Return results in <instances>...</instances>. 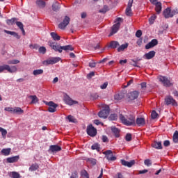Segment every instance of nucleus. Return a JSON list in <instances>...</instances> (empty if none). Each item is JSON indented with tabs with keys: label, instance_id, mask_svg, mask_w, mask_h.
Instances as JSON below:
<instances>
[{
	"label": "nucleus",
	"instance_id": "1",
	"mask_svg": "<svg viewBox=\"0 0 178 178\" xmlns=\"http://www.w3.org/2000/svg\"><path fill=\"white\" fill-rule=\"evenodd\" d=\"M120 120L125 126H136V117L134 115H129L126 117L122 114L120 115Z\"/></svg>",
	"mask_w": 178,
	"mask_h": 178
},
{
	"label": "nucleus",
	"instance_id": "2",
	"mask_svg": "<svg viewBox=\"0 0 178 178\" xmlns=\"http://www.w3.org/2000/svg\"><path fill=\"white\" fill-rule=\"evenodd\" d=\"M159 81H161V83H162V84H163V86H164V87H172V86H173V82H172L170 79H169L166 76H160L159 77Z\"/></svg>",
	"mask_w": 178,
	"mask_h": 178
},
{
	"label": "nucleus",
	"instance_id": "3",
	"mask_svg": "<svg viewBox=\"0 0 178 178\" xmlns=\"http://www.w3.org/2000/svg\"><path fill=\"white\" fill-rule=\"evenodd\" d=\"M3 70H7L8 73H16L17 68L16 66H9L8 65H0V73H2Z\"/></svg>",
	"mask_w": 178,
	"mask_h": 178
},
{
	"label": "nucleus",
	"instance_id": "4",
	"mask_svg": "<svg viewBox=\"0 0 178 178\" xmlns=\"http://www.w3.org/2000/svg\"><path fill=\"white\" fill-rule=\"evenodd\" d=\"M4 110L11 113H17V115H22L24 112L20 107H6Z\"/></svg>",
	"mask_w": 178,
	"mask_h": 178
},
{
	"label": "nucleus",
	"instance_id": "5",
	"mask_svg": "<svg viewBox=\"0 0 178 178\" xmlns=\"http://www.w3.org/2000/svg\"><path fill=\"white\" fill-rule=\"evenodd\" d=\"M86 131L87 134L90 137H95L97 136V129H95L92 124H90L87 127Z\"/></svg>",
	"mask_w": 178,
	"mask_h": 178
},
{
	"label": "nucleus",
	"instance_id": "6",
	"mask_svg": "<svg viewBox=\"0 0 178 178\" xmlns=\"http://www.w3.org/2000/svg\"><path fill=\"white\" fill-rule=\"evenodd\" d=\"M60 60V58L59 57H54V58H49L46 60L43 61V65H45L47 66V65H55V63H58Z\"/></svg>",
	"mask_w": 178,
	"mask_h": 178
},
{
	"label": "nucleus",
	"instance_id": "7",
	"mask_svg": "<svg viewBox=\"0 0 178 178\" xmlns=\"http://www.w3.org/2000/svg\"><path fill=\"white\" fill-rule=\"evenodd\" d=\"M45 105H48L49 108L48 111L51 113H54V112H56V108H58V104H55L54 102H44Z\"/></svg>",
	"mask_w": 178,
	"mask_h": 178
},
{
	"label": "nucleus",
	"instance_id": "8",
	"mask_svg": "<svg viewBox=\"0 0 178 178\" xmlns=\"http://www.w3.org/2000/svg\"><path fill=\"white\" fill-rule=\"evenodd\" d=\"M109 115V106H106L104 109L99 112L98 116L102 119H106Z\"/></svg>",
	"mask_w": 178,
	"mask_h": 178
},
{
	"label": "nucleus",
	"instance_id": "9",
	"mask_svg": "<svg viewBox=\"0 0 178 178\" xmlns=\"http://www.w3.org/2000/svg\"><path fill=\"white\" fill-rule=\"evenodd\" d=\"M49 45L52 48V49H54L56 52L62 54L63 46H60L59 44H55V42H52V41L49 42Z\"/></svg>",
	"mask_w": 178,
	"mask_h": 178
},
{
	"label": "nucleus",
	"instance_id": "10",
	"mask_svg": "<svg viewBox=\"0 0 178 178\" xmlns=\"http://www.w3.org/2000/svg\"><path fill=\"white\" fill-rule=\"evenodd\" d=\"M70 22V18L67 16H65L63 21L58 24V27L61 30H65V29H66V27L67 26Z\"/></svg>",
	"mask_w": 178,
	"mask_h": 178
},
{
	"label": "nucleus",
	"instance_id": "11",
	"mask_svg": "<svg viewBox=\"0 0 178 178\" xmlns=\"http://www.w3.org/2000/svg\"><path fill=\"white\" fill-rule=\"evenodd\" d=\"M103 154L106 155L107 161H116V156H113L112 150L105 151Z\"/></svg>",
	"mask_w": 178,
	"mask_h": 178
},
{
	"label": "nucleus",
	"instance_id": "12",
	"mask_svg": "<svg viewBox=\"0 0 178 178\" xmlns=\"http://www.w3.org/2000/svg\"><path fill=\"white\" fill-rule=\"evenodd\" d=\"M119 29H120V22H118L112 26L111 32L108 37H112L113 34H116V33H118L119 31Z\"/></svg>",
	"mask_w": 178,
	"mask_h": 178
},
{
	"label": "nucleus",
	"instance_id": "13",
	"mask_svg": "<svg viewBox=\"0 0 178 178\" xmlns=\"http://www.w3.org/2000/svg\"><path fill=\"white\" fill-rule=\"evenodd\" d=\"M49 151H51L52 154H56V152L62 151V147L58 145H51L49 146Z\"/></svg>",
	"mask_w": 178,
	"mask_h": 178
},
{
	"label": "nucleus",
	"instance_id": "14",
	"mask_svg": "<svg viewBox=\"0 0 178 178\" xmlns=\"http://www.w3.org/2000/svg\"><path fill=\"white\" fill-rule=\"evenodd\" d=\"M134 1V0H129L128 5L125 11L127 16H131L133 15L131 13V6H133Z\"/></svg>",
	"mask_w": 178,
	"mask_h": 178
},
{
	"label": "nucleus",
	"instance_id": "15",
	"mask_svg": "<svg viewBox=\"0 0 178 178\" xmlns=\"http://www.w3.org/2000/svg\"><path fill=\"white\" fill-rule=\"evenodd\" d=\"M165 105H177V103H176V100L173 99L171 96H168L165 97Z\"/></svg>",
	"mask_w": 178,
	"mask_h": 178
},
{
	"label": "nucleus",
	"instance_id": "16",
	"mask_svg": "<svg viewBox=\"0 0 178 178\" xmlns=\"http://www.w3.org/2000/svg\"><path fill=\"white\" fill-rule=\"evenodd\" d=\"M157 44L158 40L153 39L151 40V42H149L145 45V49H151V48H154V47L156 46Z\"/></svg>",
	"mask_w": 178,
	"mask_h": 178
},
{
	"label": "nucleus",
	"instance_id": "17",
	"mask_svg": "<svg viewBox=\"0 0 178 178\" xmlns=\"http://www.w3.org/2000/svg\"><path fill=\"white\" fill-rule=\"evenodd\" d=\"M139 95H140V92L135 90L129 93V98L131 101H134V99H137L138 98Z\"/></svg>",
	"mask_w": 178,
	"mask_h": 178
},
{
	"label": "nucleus",
	"instance_id": "18",
	"mask_svg": "<svg viewBox=\"0 0 178 178\" xmlns=\"http://www.w3.org/2000/svg\"><path fill=\"white\" fill-rule=\"evenodd\" d=\"M163 15H164V17H165V19H169V17H173L172 10H170V8H167L163 11Z\"/></svg>",
	"mask_w": 178,
	"mask_h": 178
},
{
	"label": "nucleus",
	"instance_id": "19",
	"mask_svg": "<svg viewBox=\"0 0 178 178\" xmlns=\"http://www.w3.org/2000/svg\"><path fill=\"white\" fill-rule=\"evenodd\" d=\"M136 124H137L139 127L143 126H145V119L143 118H138L136 120H135Z\"/></svg>",
	"mask_w": 178,
	"mask_h": 178
},
{
	"label": "nucleus",
	"instance_id": "20",
	"mask_svg": "<svg viewBox=\"0 0 178 178\" xmlns=\"http://www.w3.org/2000/svg\"><path fill=\"white\" fill-rule=\"evenodd\" d=\"M121 163L123 166H127V168H131L133 165L136 163V161L132 160L131 161H126L125 160H121Z\"/></svg>",
	"mask_w": 178,
	"mask_h": 178
},
{
	"label": "nucleus",
	"instance_id": "21",
	"mask_svg": "<svg viewBox=\"0 0 178 178\" xmlns=\"http://www.w3.org/2000/svg\"><path fill=\"white\" fill-rule=\"evenodd\" d=\"M20 159V157L19 156H14L12 157H8L6 159L7 163H15L17 162Z\"/></svg>",
	"mask_w": 178,
	"mask_h": 178
},
{
	"label": "nucleus",
	"instance_id": "22",
	"mask_svg": "<svg viewBox=\"0 0 178 178\" xmlns=\"http://www.w3.org/2000/svg\"><path fill=\"white\" fill-rule=\"evenodd\" d=\"M111 129L115 137H116L117 138H118V137H120V129L116 128L115 127H111Z\"/></svg>",
	"mask_w": 178,
	"mask_h": 178
},
{
	"label": "nucleus",
	"instance_id": "23",
	"mask_svg": "<svg viewBox=\"0 0 178 178\" xmlns=\"http://www.w3.org/2000/svg\"><path fill=\"white\" fill-rule=\"evenodd\" d=\"M4 33H6V34H9L10 35H13V37L17 38V40H20V35H19L18 33H16L15 31H8V30H4Z\"/></svg>",
	"mask_w": 178,
	"mask_h": 178
},
{
	"label": "nucleus",
	"instance_id": "24",
	"mask_svg": "<svg viewBox=\"0 0 178 178\" xmlns=\"http://www.w3.org/2000/svg\"><path fill=\"white\" fill-rule=\"evenodd\" d=\"M154 56H155V51H150L148 53H146L143 57L145 58V59H152V58H154Z\"/></svg>",
	"mask_w": 178,
	"mask_h": 178
},
{
	"label": "nucleus",
	"instance_id": "25",
	"mask_svg": "<svg viewBox=\"0 0 178 178\" xmlns=\"http://www.w3.org/2000/svg\"><path fill=\"white\" fill-rule=\"evenodd\" d=\"M15 24H17V27H19V29L21 30V31L22 32V34L24 35H26V31H24V26L23 25V23H22L21 22L17 21L15 22Z\"/></svg>",
	"mask_w": 178,
	"mask_h": 178
},
{
	"label": "nucleus",
	"instance_id": "26",
	"mask_svg": "<svg viewBox=\"0 0 178 178\" xmlns=\"http://www.w3.org/2000/svg\"><path fill=\"white\" fill-rule=\"evenodd\" d=\"M154 5L156 6L155 10H156V13H158V15H159V13H161V12H162V3L159 1L157 3H156Z\"/></svg>",
	"mask_w": 178,
	"mask_h": 178
},
{
	"label": "nucleus",
	"instance_id": "27",
	"mask_svg": "<svg viewBox=\"0 0 178 178\" xmlns=\"http://www.w3.org/2000/svg\"><path fill=\"white\" fill-rule=\"evenodd\" d=\"M118 47H120V44L118 41H111L109 44V48H112L113 49H115Z\"/></svg>",
	"mask_w": 178,
	"mask_h": 178
},
{
	"label": "nucleus",
	"instance_id": "28",
	"mask_svg": "<svg viewBox=\"0 0 178 178\" xmlns=\"http://www.w3.org/2000/svg\"><path fill=\"white\" fill-rule=\"evenodd\" d=\"M59 9H60V5L59 4V3H58V1H55L52 4V10H54V12H58Z\"/></svg>",
	"mask_w": 178,
	"mask_h": 178
},
{
	"label": "nucleus",
	"instance_id": "29",
	"mask_svg": "<svg viewBox=\"0 0 178 178\" xmlns=\"http://www.w3.org/2000/svg\"><path fill=\"white\" fill-rule=\"evenodd\" d=\"M152 147H153V148H156V149H162V143L154 142Z\"/></svg>",
	"mask_w": 178,
	"mask_h": 178
},
{
	"label": "nucleus",
	"instance_id": "30",
	"mask_svg": "<svg viewBox=\"0 0 178 178\" xmlns=\"http://www.w3.org/2000/svg\"><path fill=\"white\" fill-rule=\"evenodd\" d=\"M28 98L31 99V104H37L38 102V97L35 95H29Z\"/></svg>",
	"mask_w": 178,
	"mask_h": 178
},
{
	"label": "nucleus",
	"instance_id": "31",
	"mask_svg": "<svg viewBox=\"0 0 178 178\" xmlns=\"http://www.w3.org/2000/svg\"><path fill=\"white\" fill-rule=\"evenodd\" d=\"M11 151H12V149L10 148L2 149V150L1 151V153L5 156H8V155H10Z\"/></svg>",
	"mask_w": 178,
	"mask_h": 178
},
{
	"label": "nucleus",
	"instance_id": "32",
	"mask_svg": "<svg viewBox=\"0 0 178 178\" xmlns=\"http://www.w3.org/2000/svg\"><path fill=\"white\" fill-rule=\"evenodd\" d=\"M129 47V43L123 44L121 46H118L117 49L118 52H122Z\"/></svg>",
	"mask_w": 178,
	"mask_h": 178
},
{
	"label": "nucleus",
	"instance_id": "33",
	"mask_svg": "<svg viewBox=\"0 0 178 178\" xmlns=\"http://www.w3.org/2000/svg\"><path fill=\"white\" fill-rule=\"evenodd\" d=\"M50 35L51 36V38H53V40L54 41H59V40H60V36H59L58 35V33H55V32H51L50 33Z\"/></svg>",
	"mask_w": 178,
	"mask_h": 178
},
{
	"label": "nucleus",
	"instance_id": "34",
	"mask_svg": "<svg viewBox=\"0 0 178 178\" xmlns=\"http://www.w3.org/2000/svg\"><path fill=\"white\" fill-rule=\"evenodd\" d=\"M16 22H17V18H12L6 20V23L8 26H13L15 23L16 24Z\"/></svg>",
	"mask_w": 178,
	"mask_h": 178
},
{
	"label": "nucleus",
	"instance_id": "35",
	"mask_svg": "<svg viewBox=\"0 0 178 178\" xmlns=\"http://www.w3.org/2000/svg\"><path fill=\"white\" fill-rule=\"evenodd\" d=\"M36 5H38L40 8H45V1L42 0H38L36 1Z\"/></svg>",
	"mask_w": 178,
	"mask_h": 178
},
{
	"label": "nucleus",
	"instance_id": "36",
	"mask_svg": "<svg viewBox=\"0 0 178 178\" xmlns=\"http://www.w3.org/2000/svg\"><path fill=\"white\" fill-rule=\"evenodd\" d=\"M40 166L37 163H33L31 165V166L29 168L30 172H35V170H37Z\"/></svg>",
	"mask_w": 178,
	"mask_h": 178
},
{
	"label": "nucleus",
	"instance_id": "37",
	"mask_svg": "<svg viewBox=\"0 0 178 178\" xmlns=\"http://www.w3.org/2000/svg\"><path fill=\"white\" fill-rule=\"evenodd\" d=\"M65 102L67 105H74V104H77V102L72 100L70 97L66 98Z\"/></svg>",
	"mask_w": 178,
	"mask_h": 178
},
{
	"label": "nucleus",
	"instance_id": "38",
	"mask_svg": "<svg viewBox=\"0 0 178 178\" xmlns=\"http://www.w3.org/2000/svg\"><path fill=\"white\" fill-rule=\"evenodd\" d=\"M42 73H44V70H33V76H38V74H42Z\"/></svg>",
	"mask_w": 178,
	"mask_h": 178
},
{
	"label": "nucleus",
	"instance_id": "39",
	"mask_svg": "<svg viewBox=\"0 0 178 178\" xmlns=\"http://www.w3.org/2000/svg\"><path fill=\"white\" fill-rule=\"evenodd\" d=\"M0 133H1L2 137L5 138V137H6V134H8V131L2 127H0Z\"/></svg>",
	"mask_w": 178,
	"mask_h": 178
},
{
	"label": "nucleus",
	"instance_id": "40",
	"mask_svg": "<svg viewBox=\"0 0 178 178\" xmlns=\"http://www.w3.org/2000/svg\"><path fill=\"white\" fill-rule=\"evenodd\" d=\"M74 49L72 45L63 46V51H73Z\"/></svg>",
	"mask_w": 178,
	"mask_h": 178
},
{
	"label": "nucleus",
	"instance_id": "41",
	"mask_svg": "<svg viewBox=\"0 0 178 178\" xmlns=\"http://www.w3.org/2000/svg\"><path fill=\"white\" fill-rule=\"evenodd\" d=\"M81 176L83 178H90V177H88V172H87L86 170L81 171Z\"/></svg>",
	"mask_w": 178,
	"mask_h": 178
},
{
	"label": "nucleus",
	"instance_id": "42",
	"mask_svg": "<svg viewBox=\"0 0 178 178\" xmlns=\"http://www.w3.org/2000/svg\"><path fill=\"white\" fill-rule=\"evenodd\" d=\"M173 141L175 143H178V131H175V132L173 134Z\"/></svg>",
	"mask_w": 178,
	"mask_h": 178
},
{
	"label": "nucleus",
	"instance_id": "43",
	"mask_svg": "<svg viewBox=\"0 0 178 178\" xmlns=\"http://www.w3.org/2000/svg\"><path fill=\"white\" fill-rule=\"evenodd\" d=\"M88 162H90L91 163V165H92L93 166L97 165V159H92V158H89L87 159Z\"/></svg>",
	"mask_w": 178,
	"mask_h": 178
},
{
	"label": "nucleus",
	"instance_id": "44",
	"mask_svg": "<svg viewBox=\"0 0 178 178\" xmlns=\"http://www.w3.org/2000/svg\"><path fill=\"white\" fill-rule=\"evenodd\" d=\"M8 65H17V63H20L19 60H10L8 61Z\"/></svg>",
	"mask_w": 178,
	"mask_h": 178
},
{
	"label": "nucleus",
	"instance_id": "45",
	"mask_svg": "<svg viewBox=\"0 0 178 178\" xmlns=\"http://www.w3.org/2000/svg\"><path fill=\"white\" fill-rule=\"evenodd\" d=\"M11 177L13 178H20V174L17 172H11Z\"/></svg>",
	"mask_w": 178,
	"mask_h": 178
},
{
	"label": "nucleus",
	"instance_id": "46",
	"mask_svg": "<svg viewBox=\"0 0 178 178\" xmlns=\"http://www.w3.org/2000/svg\"><path fill=\"white\" fill-rule=\"evenodd\" d=\"M108 6H104L103 8L99 10V13H106V12H108Z\"/></svg>",
	"mask_w": 178,
	"mask_h": 178
},
{
	"label": "nucleus",
	"instance_id": "47",
	"mask_svg": "<svg viewBox=\"0 0 178 178\" xmlns=\"http://www.w3.org/2000/svg\"><path fill=\"white\" fill-rule=\"evenodd\" d=\"M155 19H156V15H153L151 16V17L149 19V22L150 24H154V22H155Z\"/></svg>",
	"mask_w": 178,
	"mask_h": 178
},
{
	"label": "nucleus",
	"instance_id": "48",
	"mask_svg": "<svg viewBox=\"0 0 178 178\" xmlns=\"http://www.w3.org/2000/svg\"><path fill=\"white\" fill-rule=\"evenodd\" d=\"M95 76V72H90L89 74H87L86 77L88 79V80L92 79Z\"/></svg>",
	"mask_w": 178,
	"mask_h": 178
},
{
	"label": "nucleus",
	"instance_id": "49",
	"mask_svg": "<svg viewBox=\"0 0 178 178\" xmlns=\"http://www.w3.org/2000/svg\"><path fill=\"white\" fill-rule=\"evenodd\" d=\"M67 119H68L69 122L71 123H74L76 122V119H74V117L72 115H68Z\"/></svg>",
	"mask_w": 178,
	"mask_h": 178
},
{
	"label": "nucleus",
	"instance_id": "50",
	"mask_svg": "<svg viewBox=\"0 0 178 178\" xmlns=\"http://www.w3.org/2000/svg\"><path fill=\"white\" fill-rule=\"evenodd\" d=\"M144 164L146 165V166H151V165H152V161H151L150 159H145L144 161Z\"/></svg>",
	"mask_w": 178,
	"mask_h": 178
},
{
	"label": "nucleus",
	"instance_id": "51",
	"mask_svg": "<svg viewBox=\"0 0 178 178\" xmlns=\"http://www.w3.org/2000/svg\"><path fill=\"white\" fill-rule=\"evenodd\" d=\"M109 120H116L118 119V115L116 114H111L108 117Z\"/></svg>",
	"mask_w": 178,
	"mask_h": 178
},
{
	"label": "nucleus",
	"instance_id": "52",
	"mask_svg": "<svg viewBox=\"0 0 178 178\" xmlns=\"http://www.w3.org/2000/svg\"><path fill=\"white\" fill-rule=\"evenodd\" d=\"M92 149H97V151H99V145L97 143H95L91 146Z\"/></svg>",
	"mask_w": 178,
	"mask_h": 178
},
{
	"label": "nucleus",
	"instance_id": "53",
	"mask_svg": "<svg viewBox=\"0 0 178 178\" xmlns=\"http://www.w3.org/2000/svg\"><path fill=\"white\" fill-rule=\"evenodd\" d=\"M138 60H131V65L132 66H134L135 67H140V66L137 65V62H138Z\"/></svg>",
	"mask_w": 178,
	"mask_h": 178
},
{
	"label": "nucleus",
	"instance_id": "54",
	"mask_svg": "<svg viewBox=\"0 0 178 178\" xmlns=\"http://www.w3.org/2000/svg\"><path fill=\"white\" fill-rule=\"evenodd\" d=\"M39 52L40 54H45L47 52V49L44 47H41L39 48Z\"/></svg>",
	"mask_w": 178,
	"mask_h": 178
},
{
	"label": "nucleus",
	"instance_id": "55",
	"mask_svg": "<svg viewBox=\"0 0 178 178\" xmlns=\"http://www.w3.org/2000/svg\"><path fill=\"white\" fill-rule=\"evenodd\" d=\"M125 140L126 141H131V134H127Z\"/></svg>",
	"mask_w": 178,
	"mask_h": 178
},
{
	"label": "nucleus",
	"instance_id": "56",
	"mask_svg": "<svg viewBox=\"0 0 178 178\" xmlns=\"http://www.w3.org/2000/svg\"><path fill=\"white\" fill-rule=\"evenodd\" d=\"M141 35H143V32L141 31V30H138L136 33V37H137L138 38H140Z\"/></svg>",
	"mask_w": 178,
	"mask_h": 178
},
{
	"label": "nucleus",
	"instance_id": "57",
	"mask_svg": "<svg viewBox=\"0 0 178 178\" xmlns=\"http://www.w3.org/2000/svg\"><path fill=\"white\" fill-rule=\"evenodd\" d=\"M152 119H156L158 116V113L155 112V111H153L151 114Z\"/></svg>",
	"mask_w": 178,
	"mask_h": 178
},
{
	"label": "nucleus",
	"instance_id": "58",
	"mask_svg": "<svg viewBox=\"0 0 178 178\" xmlns=\"http://www.w3.org/2000/svg\"><path fill=\"white\" fill-rule=\"evenodd\" d=\"M70 178H79V176L77 175V172H74L72 173Z\"/></svg>",
	"mask_w": 178,
	"mask_h": 178
},
{
	"label": "nucleus",
	"instance_id": "59",
	"mask_svg": "<svg viewBox=\"0 0 178 178\" xmlns=\"http://www.w3.org/2000/svg\"><path fill=\"white\" fill-rule=\"evenodd\" d=\"M107 87H108V82H105L102 86H100V88H102V90H105V88H106Z\"/></svg>",
	"mask_w": 178,
	"mask_h": 178
},
{
	"label": "nucleus",
	"instance_id": "60",
	"mask_svg": "<svg viewBox=\"0 0 178 178\" xmlns=\"http://www.w3.org/2000/svg\"><path fill=\"white\" fill-rule=\"evenodd\" d=\"M163 145H164V147H169L170 145V141H169L168 140H165L163 142Z\"/></svg>",
	"mask_w": 178,
	"mask_h": 178
},
{
	"label": "nucleus",
	"instance_id": "61",
	"mask_svg": "<svg viewBox=\"0 0 178 178\" xmlns=\"http://www.w3.org/2000/svg\"><path fill=\"white\" fill-rule=\"evenodd\" d=\"M139 175H144L145 173H148V170H143L138 171Z\"/></svg>",
	"mask_w": 178,
	"mask_h": 178
},
{
	"label": "nucleus",
	"instance_id": "62",
	"mask_svg": "<svg viewBox=\"0 0 178 178\" xmlns=\"http://www.w3.org/2000/svg\"><path fill=\"white\" fill-rule=\"evenodd\" d=\"M171 11H172V13L173 16H175V15H177V13H178V8H176L173 9Z\"/></svg>",
	"mask_w": 178,
	"mask_h": 178
},
{
	"label": "nucleus",
	"instance_id": "63",
	"mask_svg": "<svg viewBox=\"0 0 178 178\" xmlns=\"http://www.w3.org/2000/svg\"><path fill=\"white\" fill-rule=\"evenodd\" d=\"M99 97V96L97 93H94L92 95V98H93V99H98Z\"/></svg>",
	"mask_w": 178,
	"mask_h": 178
},
{
	"label": "nucleus",
	"instance_id": "64",
	"mask_svg": "<svg viewBox=\"0 0 178 178\" xmlns=\"http://www.w3.org/2000/svg\"><path fill=\"white\" fill-rule=\"evenodd\" d=\"M96 66V63H94V62H92V63H89V67H95Z\"/></svg>",
	"mask_w": 178,
	"mask_h": 178
}]
</instances>
